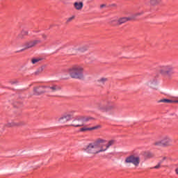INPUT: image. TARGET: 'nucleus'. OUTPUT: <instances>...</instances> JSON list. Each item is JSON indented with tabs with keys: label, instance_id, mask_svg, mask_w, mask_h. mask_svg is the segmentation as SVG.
<instances>
[{
	"label": "nucleus",
	"instance_id": "nucleus-1",
	"mask_svg": "<svg viewBox=\"0 0 178 178\" xmlns=\"http://www.w3.org/2000/svg\"><path fill=\"white\" fill-rule=\"evenodd\" d=\"M68 73L72 79L81 80L84 77V68L80 65H73L69 68Z\"/></svg>",
	"mask_w": 178,
	"mask_h": 178
},
{
	"label": "nucleus",
	"instance_id": "nucleus-2",
	"mask_svg": "<svg viewBox=\"0 0 178 178\" xmlns=\"http://www.w3.org/2000/svg\"><path fill=\"white\" fill-rule=\"evenodd\" d=\"M175 65L174 64H163L159 66V74L162 76H167L168 79L172 78V74H175Z\"/></svg>",
	"mask_w": 178,
	"mask_h": 178
},
{
	"label": "nucleus",
	"instance_id": "nucleus-3",
	"mask_svg": "<svg viewBox=\"0 0 178 178\" xmlns=\"http://www.w3.org/2000/svg\"><path fill=\"white\" fill-rule=\"evenodd\" d=\"M90 118H84L83 116H76L72 121V124L69 126L72 127H83L84 126L85 122H88L90 120Z\"/></svg>",
	"mask_w": 178,
	"mask_h": 178
},
{
	"label": "nucleus",
	"instance_id": "nucleus-4",
	"mask_svg": "<svg viewBox=\"0 0 178 178\" xmlns=\"http://www.w3.org/2000/svg\"><path fill=\"white\" fill-rule=\"evenodd\" d=\"M85 151H86L88 154H99L98 143H96L95 142L90 143L86 147Z\"/></svg>",
	"mask_w": 178,
	"mask_h": 178
},
{
	"label": "nucleus",
	"instance_id": "nucleus-5",
	"mask_svg": "<svg viewBox=\"0 0 178 178\" xmlns=\"http://www.w3.org/2000/svg\"><path fill=\"white\" fill-rule=\"evenodd\" d=\"M38 44H41V40H33L25 43V48L22 49L21 50L17 51V52H23V51H26V49H29L30 48H33L38 45Z\"/></svg>",
	"mask_w": 178,
	"mask_h": 178
},
{
	"label": "nucleus",
	"instance_id": "nucleus-6",
	"mask_svg": "<svg viewBox=\"0 0 178 178\" xmlns=\"http://www.w3.org/2000/svg\"><path fill=\"white\" fill-rule=\"evenodd\" d=\"M172 138L169 136H164L163 139L155 143V145H161L162 147H170L172 145Z\"/></svg>",
	"mask_w": 178,
	"mask_h": 178
},
{
	"label": "nucleus",
	"instance_id": "nucleus-7",
	"mask_svg": "<svg viewBox=\"0 0 178 178\" xmlns=\"http://www.w3.org/2000/svg\"><path fill=\"white\" fill-rule=\"evenodd\" d=\"M125 163H133L135 166L140 165V157L131 155L125 159Z\"/></svg>",
	"mask_w": 178,
	"mask_h": 178
},
{
	"label": "nucleus",
	"instance_id": "nucleus-8",
	"mask_svg": "<svg viewBox=\"0 0 178 178\" xmlns=\"http://www.w3.org/2000/svg\"><path fill=\"white\" fill-rule=\"evenodd\" d=\"M73 113H74V112L71 111L70 113L63 114V116L59 118L58 122H60V123H67V122L72 120V118H73Z\"/></svg>",
	"mask_w": 178,
	"mask_h": 178
},
{
	"label": "nucleus",
	"instance_id": "nucleus-9",
	"mask_svg": "<svg viewBox=\"0 0 178 178\" xmlns=\"http://www.w3.org/2000/svg\"><path fill=\"white\" fill-rule=\"evenodd\" d=\"M62 87L59 85H51L50 86H46L45 92L47 94H53V92H56V91H60Z\"/></svg>",
	"mask_w": 178,
	"mask_h": 178
},
{
	"label": "nucleus",
	"instance_id": "nucleus-10",
	"mask_svg": "<svg viewBox=\"0 0 178 178\" xmlns=\"http://www.w3.org/2000/svg\"><path fill=\"white\" fill-rule=\"evenodd\" d=\"M115 144V140H109L108 143H103L102 145H98L99 147V152H105L111 147V145H113Z\"/></svg>",
	"mask_w": 178,
	"mask_h": 178
},
{
	"label": "nucleus",
	"instance_id": "nucleus-11",
	"mask_svg": "<svg viewBox=\"0 0 178 178\" xmlns=\"http://www.w3.org/2000/svg\"><path fill=\"white\" fill-rule=\"evenodd\" d=\"M115 106H107L106 102H102L98 104L97 108L102 112H108V111H111V109H113Z\"/></svg>",
	"mask_w": 178,
	"mask_h": 178
},
{
	"label": "nucleus",
	"instance_id": "nucleus-12",
	"mask_svg": "<svg viewBox=\"0 0 178 178\" xmlns=\"http://www.w3.org/2000/svg\"><path fill=\"white\" fill-rule=\"evenodd\" d=\"M47 89V86H39L34 88L33 91L35 95H41V94H44V92H47L45 90Z\"/></svg>",
	"mask_w": 178,
	"mask_h": 178
},
{
	"label": "nucleus",
	"instance_id": "nucleus-13",
	"mask_svg": "<svg viewBox=\"0 0 178 178\" xmlns=\"http://www.w3.org/2000/svg\"><path fill=\"white\" fill-rule=\"evenodd\" d=\"M97 129H101V126L100 125H97L95 127H82L80 129V131L84 132V131H91L92 130H97Z\"/></svg>",
	"mask_w": 178,
	"mask_h": 178
},
{
	"label": "nucleus",
	"instance_id": "nucleus-14",
	"mask_svg": "<svg viewBox=\"0 0 178 178\" xmlns=\"http://www.w3.org/2000/svg\"><path fill=\"white\" fill-rule=\"evenodd\" d=\"M22 124H24L23 122H8L6 124L7 127H17L19 126H22Z\"/></svg>",
	"mask_w": 178,
	"mask_h": 178
},
{
	"label": "nucleus",
	"instance_id": "nucleus-15",
	"mask_svg": "<svg viewBox=\"0 0 178 178\" xmlns=\"http://www.w3.org/2000/svg\"><path fill=\"white\" fill-rule=\"evenodd\" d=\"M83 6H84V4L81 1V2H75V3H74V8L76 10H81L83 9Z\"/></svg>",
	"mask_w": 178,
	"mask_h": 178
},
{
	"label": "nucleus",
	"instance_id": "nucleus-16",
	"mask_svg": "<svg viewBox=\"0 0 178 178\" xmlns=\"http://www.w3.org/2000/svg\"><path fill=\"white\" fill-rule=\"evenodd\" d=\"M26 35H29V31H26L23 29L21 33L18 35V38H20L21 40H23V38H25Z\"/></svg>",
	"mask_w": 178,
	"mask_h": 178
},
{
	"label": "nucleus",
	"instance_id": "nucleus-17",
	"mask_svg": "<svg viewBox=\"0 0 178 178\" xmlns=\"http://www.w3.org/2000/svg\"><path fill=\"white\" fill-rule=\"evenodd\" d=\"M106 81H108V79L106 78H102L96 82V84L97 86H99V87H101L104 86V84H105Z\"/></svg>",
	"mask_w": 178,
	"mask_h": 178
},
{
	"label": "nucleus",
	"instance_id": "nucleus-18",
	"mask_svg": "<svg viewBox=\"0 0 178 178\" xmlns=\"http://www.w3.org/2000/svg\"><path fill=\"white\" fill-rule=\"evenodd\" d=\"M129 20H131L130 17H122L118 20V24H123V23H126L129 22Z\"/></svg>",
	"mask_w": 178,
	"mask_h": 178
},
{
	"label": "nucleus",
	"instance_id": "nucleus-19",
	"mask_svg": "<svg viewBox=\"0 0 178 178\" xmlns=\"http://www.w3.org/2000/svg\"><path fill=\"white\" fill-rule=\"evenodd\" d=\"M161 102H163L164 104H173L175 103V101L169 99H161L158 101L159 104H161Z\"/></svg>",
	"mask_w": 178,
	"mask_h": 178
},
{
	"label": "nucleus",
	"instance_id": "nucleus-20",
	"mask_svg": "<svg viewBox=\"0 0 178 178\" xmlns=\"http://www.w3.org/2000/svg\"><path fill=\"white\" fill-rule=\"evenodd\" d=\"M144 156H145V158H147V159L149 158H154V154H152L150 152H145Z\"/></svg>",
	"mask_w": 178,
	"mask_h": 178
},
{
	"label": "nucleus",
	"instance_id": "nucleus-21",
	"mask_svg": "<svg viewBox=\"0 0 178 178\" xmlns=\"http://www.w3.org/2000/svg\"><path fill=\"white\" fill-rule=\"evenodd\" d=\"M96 144H98V145H101L102 144H106V140L104 139H98L96 142H95Z\"/></svg>",
	"mask_w": 178,
	"mask_h": 178
},
{
	"label": "nucleus",
	"instance_id": "nucleus-22",
	"mask_svg": "<svg viewBox=\"0 0 178 178\" xmlns=\"http://www.w3.org/2000/svg\"><path fill=\"white\" fill-rule=\"evenodd\" d=\"M41 60H42V58H33L31 62L33 65H35V63H38V62H40Z\"/></svg>",
	"mask_w": 178,
	"mask_h": 178
},
{
	"label": "nucleus",
	"instance_id": "nucleus-23",
	"mask_svg": "<svg viewBox=\"0 0 178 178\" xmlns=\"http://www.w3.org/2000/svg\"><path fill=\"white\" fill-rule=\"evenodd\" d=\"M161 1L162 0H150V3L151 5H158V3H159V2H161Z\"/></svg>",
	"mask_w": 178,
	"mask_h": 178
},
{
	"label": "nucleus",
	"instance_id": "nucleus-24",
	"mask_svg": "<svg viewBox=\"0 0 178 178\" xmlns=\"http://www.w3.org/2000/svg\"><path fill=\"white\" fill-rule=\"evenodd\" d=\"M162 162H163V161H160V162L158 163L157 165H156V166H154V167L153 168V169H159V168H161V165L162 164Z\"/></svg>",
	"mask_w": 178,
	"mask_h": 178
},
{
	"label": "nucleus",
	"instance_id": "nucleus-25",
	"mask_svg": "<svg viewBox=\"0 0 178 178\" xmlns=\"http://www.w3.org/2000/svg\"><path fill=\"white\" fill-rule=\"evenodd\" d=\"M34 33H38V31H33V32L31 33V35L32 37H37V35H34Z\"/></svg>",
	"mask_w": 178,
	"mask_h": 178
},
{
	"label": "nucleus",
	"instance_id": "nucleus-26",
	"mask_svg": "<svg viewBox=\"0 0 178 178\" xmlns=\"http://www.w3.org/2000/svg\"><path fill=\"white\" fill-rule=\"evenodd\" d=\"M17 83H19V81H17V80H15V81H10L11 84H17Z\"/></svg>",
	"mask_w": 178,
	"mask_h": 178
},
{
	"label": "nucleus",
	"instance_id": "nucleus-27",
	"mask_svg": "<svg viewBox=\"0 0 178 178\" xmlns=\"http://www.w3.org/2000/svg\"><path fill=\"white\" fill-rule=\"evenodd\" d=\"M73 19H74V17H70V18H68V19H67V22H72V20Z\"/></svg>",
	"mask_w": 178,
	"mask_h": 178
},
{
	"label": "nucleus",
	"instance_id": "nucleus-28",
	"mask_svg": "<svg viewBox=\"0 0 178 178\" xmlns=\"http://www.w3.org/2000/svg\"><path fill=\"white\" fill-rule=\"evenodd\" d=\"M42 38H43V40H46L47 39V35L45 34H42Z\"/></svg>",
	"mask_w": 178,
	"mask_h": 178
},
{
	"label": "nucleus",
	"instance_id": "nucleus-29",
	"mask_svg": "<svg viewBox=\"0 0 178 178\" xmlns=\"http://www.w3.org/2000/svg\"><path fill=\"white\" fill-rule=\"evenodd\" d=\"M143 12L136 13V14L135 15V16H140V15H143Z\"/></svg>",
	"mask_w": 178,
	"mask_h": 178
},
{
	"label": "nucleus",
	"instance_id": "nucleus-30",
	"mask_svg": "<svg viewBox=\"0 0 178 178\" xmlns=\"http://www.w3.org/2000/svg\"><path fill=\"white\" fill-rule=\"evenodd\" d=\"M106 5L105 4H102L100 6V8H105Z\"/></svg>",
	"mask_w": 178,
	"mask_h": 178
},
{
	"label": "nucleus",
	"instance_id": "nucleus-31",
	"mask_svg": "<svg viewBox=\"0 0 178 178\" xmlns=\"http://www.w3.org/2000/svg\"><path fill=\"white\" fill-rule=\"evenodd\" d=\"M175 172L178 175V168L175 170Z\"/></svg>",
	"mask_w": 178,
	"mask_h": 178
},
{
	"label": "nucleus",
	"instance_id": "nucleus-32",
	"mask_svg": "<svg viewBox=\"0 0 178 178\" xmlns=\"http://www.w3.org/2000/svg\"><path fill=\"white\" fill-rule=\"evenodd\" d=\"M42 70H43V68L41 67V68H40V72H42Z\"/></svg>",
	"mask_w": 178,
	"mask_h": 178
},
{
	"label": "nucleus",
	"instance_id": "nucleus-33",
	"mask_svg": "<svg viewBox=\"0 0 178 178\" xmlns=\"http://www.w3.org/2000/svg\"><path fill=\"white\" fill-rule=\"evenodd\" d=\"M166 159V157H163V161H165Z\"/></svg>",
	"mask_w": 178,
	"mask_h": 178
},
{
	"label": "nucleus",
	"instance_id": "nucleus-34",
	"mask_svg": "<svg viewBox=\"0 0 178 178\" xmlns=\"http://www.w3.org/2000/svg\"><path fill=\"white\" fill-rule=\"evenodd\" d=\"M176 102H178V100H177V101H174V103H176Z\"/></svg>",
	"mask_w": 178,
	"mask_h": 178
}]
</instances>
